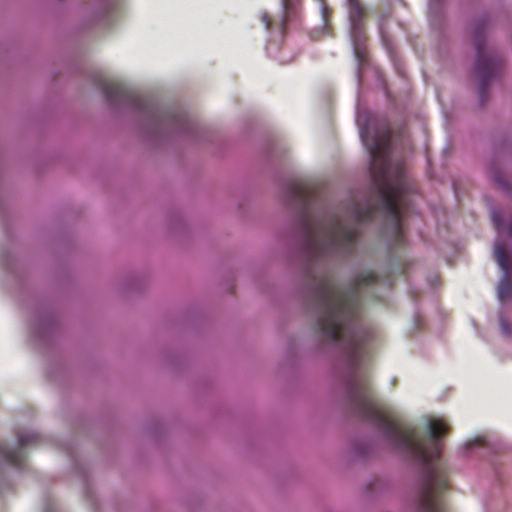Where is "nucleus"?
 <instances>
[{"instance_id":"3","label":"nucleus","mask_w":512,"mask_h":512,"mask_svg":"<svg viewBox=\"0 0 512 512\" xmlns=\"http://www.w3.org/2000/svg\"><path fill=\"white\" fill-rule=\"evenodd\" d=\"M304 247L312 258L348 256L356 247L354 226H302Z\"/></svg>"},{"instance_id":"4","label":"nucleus","mask_w":512,"mask_h":512,"mask_svg":"<svg viewBox=\"0 0 512 512\" xmlns=\"http://www.w3.org/2000/svg\"><path fill=\"white\" fill-rule=\"evenodd\" d=\"M474 45L477 52L474 70L480 81L479 99L483 105L488 99L490 82L502 67V59L494 53H487L485 50V24H480L476 28Z\"/></svg>"},{"instance_id":"10","label":"nucleus","mask_w":512,"mask_h":512,"mask_svg":"<svg viewBox=\"0 0 512 512\" xmlns=\"http://www.w3.org/2000/svg\"><path fill=\"white\" fill-rule=\"evenodd\" d=\"M316 187L307 181L296 182L292 187L293 197L301 204L305 209H308L314 197L316 196Z\"/></svg>"},{"instance_id":"5","label":"nucleus","mask_w":512,"mask_h":512,"mask_svg":"<svg viewBox=\"0 0 512 512\" xmlns=\"http://www.w3.org/2000/svg\"><path fill=\"white\" fill-rule=\"evenodd\" d=\"M496 233L494 257L503 272L497 293L503 301L512 295V226H496Z\"/></svg>"},{"instance_id":"1","label":"nucleus","mask_w":512,"mask_h":512,"mask_svg":"<svg viewBox=\"0 0 512 512\" xmlns=\"http://www.w3.org/2000/svg\"><path fill=\"white\" fill-rule=\"evenodd\" d=\"M377 282L374 272L356 277L353 287L344 291L332 281H323L316 290L320 316L317 328L325 339L342 341L343 350L353 374L348 383L349 402L356 413L372 421L392 443L423 464V483L418 496L421 512H449L444 492L449 487L445 466L440 461V438L449 432L441 419L428 421L429 440L421 438L416 429L406 423L391 408L378 400L366 375L358 367L367 354L368 334L360 324L359 289Z\"/></svg>"},{"instance_id":"7","label":"nucleus","mask_w":512,"mask_h":512,"mask_svg":"<svg viewBox=\"0 0 512 512\" xmlns=\"http://www.w3.org/2000/svg\"><path fill=\"white\" fill-rule=\"evenodd\" d=\"M99 86L111 103H129L138 109L147 105L146 100L141 95L119 82L104 78L99 81Z\"/></svg>"},{"instance_id":"8","label":"nucleus","mask_w":512,"mask_h":512,"mask_svg":"<svg viewBox=\"0 0 512 512\" xmlns=\"http://www.w3.org/2000/svg\"><path fill=\"white\" fill-rule=\"evenodd\" d=\"M281 14L272 18L267 12L261 13V21L267 31L283 36L289 20L298 16L301 9V0H282Z\"/></svg>"},{"instance_id":"19","label":"nucleus","mask_w":512,"mask_h":512,"mask_svg":"<svg viewBox=\"0 0 512 512\" xmlns=\"http://www.w3.org/2000/svg\"><path fill=\"white\" fill-rule=\"evenodd\" d=\"M302 224L307 225L310 224L308 221H304Z\"/></svg>"},{"instance_id":"12","label":"nucleus","mask_w":512,"mask_h":512,"mask_svg":"<svg viewBox=\"0 0 512 512\" xmlns=\"http://www.w3.org/2000/svg\"><path fill=\"white\" fill-rule=\"evenodd\" d=\"M322 4V9H321V13H322V19H323V22H324V25L325 27H329L330 25V16H331V10L330 8L325 4L324 0H319Z\"/></svg>"},{"instance_id":"6","label":"nucleus","mask_w":512,"mask_h":512,"mask_svg":"<svg viewBox=\"0 0 512 512\" xmlns=\"http://www.w3.org/2000/svg\"><path fill=\"white\" fill-rule=\"evenodd\" d=\"M350 22V36L356 58L363 62L366 58V31L365 21L368 14L367 7L361 0H346Z\"/></svg>"},{"instance_id":"9","label":"nucleus","mask_w":512,"mask_h":512,"mask_svg":"<svg viewBox=\"0 0 512 512\" xmlns=\"http://www.w3.org/2000/svg\"><path fill=\"white\" fill-rule=\"evenodd\" d=\"M38 441L39 435L35 432L20 433L16 447L10 448L5 444H0V458L15 468H22L26 459L23 449L28 445L37 444Z\"/></svg>"},{"instance_id":"17","label":"nucleus","mask_w":512,"mask_h":512,"mask_svg":"<svg viewBox=\"0 0 512 512\" xmlns=\"http://www.w3.org/2000/svg\"><path fill=\"white\" fill-rule=\"evenodd\" d=\"M328 224L338 225V224H342V223H341V221L339 219H335V220H332L331 222H329Z\"/></svg>"},{"instance_id":"16","label":"nucleus","mask_w":512,"mask_h":512,"mask_svg":"<svg viewBox=\"0 0 512 512\" xmlns=\"http://www.w3.org/2000/svg\"><path fill=\"white\" fill-rule=\"evenodd\" d=\"M170 118H172L173 120H175L177 118L178 121H182L183 120V115H169Z\"/></svg>"},{"instance_id":"18","label":"nucleus","mask_w":512,"mask_h":512,"mask_svg":"<svg viewBox=\"0 0 512 512\" xmlns=\"http://www.w3.org/2000/svg\"><path fill=\"white\" fill-rule=\"evenodd\" d=\"M500 224L497 220L494 219V225Z\"/></svg>"},{"instance_id":"11","label":"nucleus","mask_w":512,"mask_h":512,"mask_svg":"<svg viewBox=\"0 0 512 512\" xmlns=\"http://www.w3.org/2000/svg\"><path fill=\"white\" fill-rule=\"evenodd\" d=\"M389 228V233L393 236L391 245L393 247H401L405 244V232L403 226H385Z\"/></svg>"},{"instance_id":"13","label":"nucleus","mask_w":512,"mask_h":512,"mask_svg":"<svg viewBox=\"0 0 512 512\" xmlns=\"http://www.w3.org/2000/svg\"><path fill=\"white\" fill-rule=\"evenodd\" d=\"M371 214H372V210L370 208H368L365 211L357 210L356 213H355L356 221L357 222H364V221L371 220Z\"/></svg>"},{"instance_id":"14","label":"nucleus","mask_w":512,"mask_h":512,"mask_svg":"<svg viewBox=\"0 0 512 512\" xmlns=\"http://www.w3.org/2000/svg\"><path fill=\"white\" fill-rule=\"evenodd\" d=\"M492 178L500 187H502V188H506L507 187V184H506L503 176L499 172L494 171L492 173Z\"/></svg>"},{"instance_id":"15","label":"nucleus","mask_w":512,"mask_h":512,"mask_svg":"<svg viewBox=\"0 0 512 512\" xmlns=\"http://www.w3.org/2000/svg\"><path fill=\"white\" fill-rule=\"evenodd\" d=\"M500 325H501V329H502L504 334H509L510 333L509 324L506 322L505 319L501 318Z\"/></svg>"},{"instance_id":"2","label":"nucleus","mask_w":512,"mask_h":512,"mask_svg":"<svg viewBox=\"0 0 512 512\" xmlns=\"http://www.w3.org/2000/svg\"><path fill=\"white\" fill-rule=\"evenodd\" d=\"M361 138L369 150L371 178L380 193L381 207L393 224H402V210L409 206L415 186L406 176L403 164L392 166L389 161L391 131L387 126L371 140L368 131H362Z\"/></svg>"}]
</instances>
